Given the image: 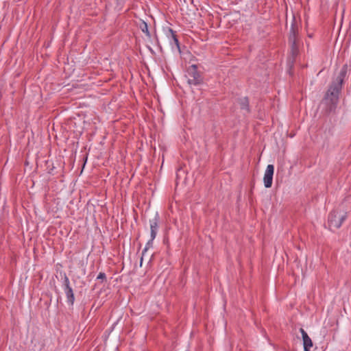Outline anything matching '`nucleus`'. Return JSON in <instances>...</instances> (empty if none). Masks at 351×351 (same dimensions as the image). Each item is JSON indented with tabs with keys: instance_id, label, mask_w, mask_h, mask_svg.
Returning <instances> with one entry per match:
<instances>
[{
	"instance_id": "f257e3e1",
	"label": "nucleus",
	"mask_w": 351,
	"mask_h": 351,
	"mask_svg": "<svg viewBox=\"0 0 351 351\" xmlns=\"http://www.w3.org/2000/svg\"><path fill=\"white\" fill-rule=\"evenodd\" d=\"M347 73V66L344 65L341 69L335 80L328 87L319 104V108L326 114L335 113L339 99L344 78Z\"/></svg>"
},
{
	"instance_id": "f03ea898",
	"label": "nucleus",
	"mask_w": 351,
	"mask_h": 351,
	"mask_svg": "<svg viewBox=\"0 0 351 351\" xmlns=\"http://www.w3.org/2000/svg\"><path fill=\"white\" fill-rule=\"evenodd\" d=\"M188 83L190 85L198 86L203 83L204 78L202 73L197 71V66L192 64L187 69Z\"/></svg>"
},
{
	"instance_id": "7ed1b4c3",
	"label": "nucleus",
	"mask_w": 351,
	"mask_h": 351,
	"mask_svg": "<svg viewBox=\"0 0 351 351\" xmlns=\"http://www.w3.org/2000/svg\"><path fill=\"white\" fill-rule=\"evenodd\" d=\"M346 217V213L341 215L337 211H332L328 215V226L330 228H339Z\"/></svg>"
},
{
	"instance_id": "20e7f679",
	"label": "nucleus",
	"mask_w": 351,
	"mask_h": 351,
	"mask_svg": "<svg viewBox=\"0 0 351 351\" xmlns=\"http://www.w3.org/2000/svg\"><path fill=\"white\" fill-rule=\"evenodd\" d=\"M149 223L151 229V239L147 242L146 247H145L142 252V256L140 263L141 266L142 265L143 256H145V252L147 251L149 246L152 244V241L155 239L157 234V231L158 229V216L157 214L156 215L153 219L149 220Z\"/></svg>"
},
{
	"instance_id": "39448f33",
	"label": "nucleus",
	"mask_w": 351,
	"mask_h": 351,
	"mask_svg": "<svg viewBox=\"0 0 351 351\" xmlns=\"http://www.w3.org/2000/svg\"><path fill=\"white\" fill-rule=\"evenodd\" d=\"M289 42L291 45V54H292L293 58L294 59L295 57L298 53V38H297V29H296L295 23H293L291 25V28L289 38Z\"/></svg>"
},
{
	"instance_id": "423d86ee",
	"label": "nucleus",
	"mask_w": 351,
	"mask_h": 351,
	"mask_svg": "<svg viewBox=\"0 0 351 351\" xmlns=\"http://www.w3.org/2000/svg\"><path fill=\"white\" fill-rule=\"evenodd\" d=\"M64 291L67 299V303L72 306L75 301V296L72 288L70 287L69 278L64 275Z\"/></svg>"
},
{
	"instance_id": "0eeeda50",
	"label": "nucleus",
	"mask_w": 351,
	"mask_h": 351,
	"mask_svg": "<svg viewBox=\"0 0 351 351\" xmlns=\"http://www.w3.org/2000/svg\"><path fill=\"white\" fill-rule=\"evenodd\" d=\"M274 172V167L273 165H268L267 166L264 178H263V182L264 185L266 188H270L272 185V181H273V176Z\"/></svg>"
},
{
	"instance_id": "6e6552de",
	"label": "nucleus",
	"mask_w": 351,
	"mask_h": 351,
	"mask_svg": "<svg viewBox=\"0 0 351 351\" xmlns=\"http://www.w3.org/2000/svg\"><path fill=\"white\" fill-rule=\"evenodd\" d=\"M300 332L302 334L304 348H312L313 346V341L308 335V334L306 333V332L302 328L300 329Z\"/></svg>"
},
{
	"instance_id": "1a4fd4ad",
	"label": "nucleus",
	"mask_w": 351,
	"mask_h": 351,
	"mask_svg": "<svg viewBox=\"0 0 351 351\" xmlns=\"http://www.w3.org/2000/svg\"><path fill=\"white\" fill-rule=\"evenodd\" d=\"M169 35L168 36L171 40V44H174L176 48L180 51V43L175 32H173L172 29H169Z\"/></svg>"
},
{
	"instance_id": "9d476101",
	"label": "nucleus",
	"mask_w": 351,
	"mask_h": 351,
	"mask_svg": "<svg viewBox=\"0 0 351 351\" xmlns=\"http://www.w3.org/2000/svg\"><path fill=\"white\" fill-rule=\"evenodd\" d=\"M239 103L241 106V109L245 110L247 112L250 111L248 108L249 101L247 97L239 99Z\"/></svg>"
},
{
	"instance_id": "9b49d317",
	"label": "nucleus",
	"mask_w": 351,
	"mask_h": 351,
	"mask_svg": "<svg viewBox=\"0 0 351 351\" xmlns=\"http://www.w3.org/2000/svg\"><path fill=\"white\" fill-rule=\"evenodd\" d=\"M139 27L141 29V31L144 32L148 38L151 37V34L149 32L147 23H145V21H141L139 24Z\"/></svg>"
},
{
	"instance_id": "f8f14e48",
	"label": "nucleus",
	"mask_w": 351,
	"mask_h": 351,
	"mask_svg": "<svg viewBox=\"0 0 351 351\" xmlns=\"http://www.w3.org/2000/svg\"><path fill=\"white\" fill-rule=\"evenodd\" d=\"M184 176H185V171L182 168L178 169L176 172V183H177V184L182 180V178H184Z\"/></svg>"
},
{
	"instance_id": "ddd939ff",
	"label": "nucleus",
	"mask_w": 351,
	"mask_h": 351,
	"mask_svg": "<svg viewBox=\"0 0 351 351\" xmlns=\"http://www.w3.org/2000/svg\"><path fill=\"white\" fill-rule=\"evenodd\" d=\"M106 274L103 272H100L97 278V279L102 280H106Z\"/></svg>"
},
{
	"instance_id": "4468645a",
	"label": "nucleus",
	"mask_w": 351,
	"mask_h": 351,
	"mask_svg": "<svg viewBox=\"0 0 351 351\" xmlns=\"http://www.w3.org/2000/svg\"><path fill=\"white\" fill-rule=\"evenodd\" d=\"M311 348H304V351H311Z\"/></svg>"
}]
</instances>
